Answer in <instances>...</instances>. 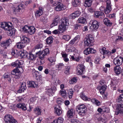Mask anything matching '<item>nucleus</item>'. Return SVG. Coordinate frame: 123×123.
<instances>
[{"label":"nucleus","mask_w":123,"mask_h":123,"mask_svg":"<svg viewBox=\"0 0 123 123\" xmlns=\"http://www.w3.org/2000/svg\"><path fill=\"white\" fill-rule=\"evenodd\" d=\"M0 54L1 55L3 56L4 58H7L6 53L4 50L0 49Z\"/></svg>","instance_id":"44"},{"label":"nucleus","mask_w":123,"mask_h":123,"mask_svg":"<svg viewBox=\"0 0 123 123\" xmlns=\"http://www.w3.org/2000/svg\"><path fill=\"white\" fill-rule=\"evenodd\" d=\"M65 8V6L62 4L60 3L55 6V9L56 11H60L61 10H63Z\"/></svg>","instance_id":"15"},{"label":"nucleus","mask_w":123,"mask_h":123,"mask_svg":"<svg viewBox=\"0 0 123 123\" xmlns=\"http://www.w3.org/2000/svg\"><path fill=\"white\" fill-rule=\"evenodd\" d=\"M77 78L76 77H74L72 78L69 81L70 83V84H73L74 83H75L77 81Z\"/></svg>","instance_id":"52"},{"label":"nucleus","mask_w":123,"mask_h":123,"mask_svg":"<svg viewBox=\"0 0 123 123\" xmlns=\"http://www.w3.org/2000/svg\"><path fill=\"white\" fill-rule=\"evenodd\" d=\"M26 56L28 59L32 61L35 60L36 57V55L33 54L31 52H29L26 55Z\"/></svg>","instance_id":"12"},{"label":"nucleus","mask_w":123,"mask_h":123,"mask_svg":"<svg viewBox=\"0 0 123 123\" xmlns=\"http://www.w3.org/2000/svg\"><path fill=\"white\" fill-rule=\"evenodd\" d=\"M74 110L73 109H71L69 110L68 112V117L70 118L73 117L74 115Z\"/></svg>","instance_id":"19"},{"label":"nucleus","mask_w":123,"mask_h":123,"mask_svg":"<svg viewBox=\"0 0 123 123\" xmlns=\"http://www.w3.org/2000/svg\"><path fill=\"white\" fill-rule=\"evenodd\" d=\"M70 68L69 66H66V67L65 73L66 74H69V70Z\"/></svg>","instance_id":"49"},{"label":"nucleus","mask_w":123,"mask_h":123,"mask_svg":"<svg viewBox=\"0 0 123 123\" xmlns=\"http://www.w3.org/2000/svg\"><path fill=\"white\" fill-rule=\"evenodd\" d=\"M77 21L79 23L84 24L86 22V19L83 18H79Z\"/></svg>","instance_id":"42"},{"label":"nucleus","mask_w":123,"mask_h":123,"mask_svg":"<svg viewBox=\"0 0 123 123\" xmlns=\"http://www.w3.org/2000/svg\"><path fill=\"white\" fill-rule=\"evenodd\" d=\"M24 6L21 4L17 6H14L13 7V11L15 14H19L20 13V11L24 9Z\"/></svg>","instance_id":"6"},{"label":"nucleus","mask_w":123,"mask_h":123,"mask_svg":"<svg viewBox=\"0 0 123 123\" xmlns=\"http://www.w3.org/2000/svg\"><path fill=\"white\" fill-rule=\"evenodd\" d=\"M59 92V94L61 96L64 98L66 97L67 92L65 90H60Z\"/></svg>","instance_id":"25"},{"label":"nucleus","mask_w":123,"mask_h":123,"mask_svg":"<svg viewBox=\"0 0 123 123\" xmlns=\"http://www.w3.org/2000/svg\"><path fill=\"white\" fill-rule=\"evenodd\" d=\"M64 65L63 63H59L56 66V67L58 68V71L61 70V69L64 67Z\"/></svg>","instance_id":"40"},{"label":"nucleus","mask_w":123,"mask_h":123,"mask_svg":"<svg viewBox=\"0 0 123 123\" xmlns=\"http://www.w3.org/2000/svg\"><path fill=\"white\" fill-rule=\"evenodd\" d=\"M3 77L4 79H7L8 81L11 82V79L9 74H5L3 75Z\"/></svg>","instance_id":"41"},{"label":"nucleus","mask_w":123,"mask_h":123,"mask_svg":"<svg viewBox=\"0 0 123 123\" xmlns=\"http://www.w3.org/2000/svg\"><path fill=\"white\" fill-rule=\"evenodd\" d=\"M36 55H38L39 56V58L42 60H43L44 58V56L45 55L42 51H39L36 53Z\"/></svg>","instance_id":"30"},{"label":"nucleus","mask_w":123,"mask_h":123,"mask_svg":"<svg viewBox=\"0 0 123 123\" xmlns=\"http://www.w3.org/2000/svg\"><path fill=\"white\" fill-rule=\"evenodd\" d=\"M110 123H120L119 120L116 118L114 119L111 120Z\"/></svg>","instance_id":"53"},{"label":"nucleus","mask_w":123,"mask_h":123,"mask_svg":"<svg viewBox=\"0 0 123 123\" xmlns=\"http://www.w3.org/2000/svg\"><path fill=\"white\" fill-rule=\"evenodd\" d=\"M1 45L2 47L5 49H6L7 47L9 46V45L5 41L1 43Z\"/></svg>","instance_id":"43"},{"label":"nucleus","mask_w":123,"mask_h":123,"mask_svg":"<svg viewBox=\"0 0 123 123\" xmlns=\"http://www.w3.org/2000/svg\"><path fill=\"white\" fill-rule=\"evenodd\" d=\"M87 48L88 49L89 51V53L90 54L95 53L96 52V51L95 50L92 48Z\"/></svg>","instance_id":"54"},{"label":"nucleus","mask_w":123,"mask_h":123,"mask_svg":"<svg viewBox=\"0 0 123 123\" xmlns=\"http://www.w3.org/2000/svg\"><path fill=\"white\" fill-rule=\"evenodd\" d=\"M52 37L51 36L48 37L47 39V42L48 44H50L53 42Z\"/></svg>","instance_id":"46"},{"label":"nucleus","mask_w":123,"mask_h":123,"mask_svg":"<svg viewBox=\"0 0 123 123\" xmlns=\"http://www.w3.org/2000/svg\"><path fill=\"white\" fill-rule=\"evenodd\" d=\"M16 106L18 108H21L24 110H26L27 109L26 105L24 103H19L17 104Z\"/></svg>","instance_id":"18"},{"label":"nucleus","mask_w":123,"mask_h":123,"mask_svg":"<svg viewBox=\"0 0 123 123\" xmlns=\"http://www.w3.org/2000/svg\"><path fill=\"white\" fill-rule=\"evenodd\" d=\"M34 112L37 116L40 115L41 113V109L38 107H36L34 109Z\"/></svg>","instance_id":"23"},{"label":"nucleus","mask_w":123,"mask_h":123,"mask_svg":"<svg viewBox=\"0 0 123 123\" xmlns=\"http://www.w3.org/2000/svg\"><path fill=\"white\" fill-rule=\"evenodd\" d=\"M104 24L108 26H110L111 25L112 23L108 18H105L103 20Z\"/></svg>","instance_id":"26"},{"label":"nucleus","mask_w":123,"mask_h":123,"mask_svg":"<svg viewBox=\"0 0 123 123\" xmlns=\"http://www.w3.org/2000/svg\"><path fill=\"white\" fill-rule=\"evenodd\" d=\"M41 20L43 22H47L48 20L46 18H45L43 17H42L41 18Z\"/></svg>","instance_id":"62"},{"label":"nucleus","mask_w":123,"mask_h":123,"mask_svg":"<svg viewBox=\"0 0 123 123\" xmlns=\"http://www.w3.org/2000/svg\"><path fill=\"white\" fill-rule=\"evenodd\" d=\"M80 3L79 0H74L72 2V4L74 6L76 7L79 5Z\"/></svg>","instance_id":"36"},{"label":"nucleus","mask_w":123,"mask_h":123,"mask_svg":"<svg viewBox=\"0 0 123 123\" xmlns=\"http://www.w3.org/2000/svg\"><path fill=\"white\" fill-rule=\"evenodd\" d=\"M92 0H85L84 6L86 7H89L92 5Z\"/></svg>","instance_id":"29"},{"label":"nucleus","mask_w":123,"mask_h":123,"mask_svg":"<svg viewBox=\"0 0 123 123\" xmlns=\"http://www.w3.org/2000/svg\"><path fill=\"white\" fill-rule=\"evenodd\" d=\"M58 23L57 22H56L53 20L52 23L51 25V26L52 27L54 26H56L57 25Z\"/></svg>","instance_id":"61"},{"label":"nucleus","mask_w":123,"mask_h":123,"mask_svg":"<svg viewBox=\"0 0 123 123\" xmlns=\"http://www.w3.org/2000/svg\"><path fill=\"white\" fill-rule=\"evenodd\" d=\"M123 61L122 57L118 56L114 59L113 60V62L115 65L119 66L122 64Z\"/></svg>","instance_id":"10"},{"label":"nucleus","mask_w":123,"mask_h":123,"mask_svg":"<svg viewBox=\"0 0 123 123\" xmlns=\"http://www.w3.org/2000/svg\"><path fill=\"white\" fill-rule=\"evenodd\" d=\"M60 19L59 17L58 16H56L54 18V20L56 22L58 23Z\"/></svg>","instance_id":"64"},{"label":"nucleus","mask_w":123,"mask_h":123,"mask_svg":"<svg viewBox=\"0 0 123 123\" xmlns=\"http://www.w3.org/2000/svg\"><path fill=\"white\" fill-rule=\"evenodd\" d=\"M109 111V109L108 107H104L103 108V112H108Z\"/></svg>","instance_id":"60"},{"label":"nucleus","mask_w":123,"mask_h":123,"mask_svg":"<svg viewBox=\"0 0 123 123\" xmlns=\"http://www.w3.org/2000/svg\"><path fill=\"white\" fill-rule=\"evenodd\" d=\"M92 41L89 40L84 39V43L85 45L87 46H91L92 45Z\"/></svg>","instance_id":"33"},{"label":"nucleus","mask_w":123,"mask_h":123,"mask_svg":"<svg viewBox=\"0 0 123 123\" xmlns=\"http://www.w3.org/2000/svg\"><path fill=\"white\" fill-rule=\"evenodd\" d=\"M26 84L25 82L23 83L21 86V91L20 92V90H18V92L20 93L21 92H24L26 88Z\"/></svg>","instance_id":"34"},{"label":"nucleus","mask_w":123,"mask_h":123,"mask_svg":"<svg viewBox=\"0 0 123 123\" xmlns=\"http://www.w3.org/2000/svg\"><path fill=\"white\" fill-rule=\"evenodd\" d=\"M105 47H103L100 50L101 53L103 55H106L108 54L109 51L108 50H106Z\"/></svg>","instance_id":"31"},{"label":"nucleus","mask_w":123,"mask_h":123,"mask_svg":"<svg viewBox=\"0 0 123 123\" xmlns=\"http://www.w3.org/2000/svg\"><path fill=\"white\" fill-rule=\"evenodd\" d=\"M84 39L86 40H88L92 41L93 39V37L91 35L88 34L86 35V37Z\"/></svg>","instance_id":"39"},{"label":"nucleus","mask_w":123,"mask_h":123,"mask_svg":"<svg viewBox=\"0 0 123 123\" xmlns=\"http://www.w3.org/2000/svg\"><path fill=\"white\" fill-rule=\"evenodd\" d=\"M92 102L97 106L100 105L101 103L100 101L95 98L91 100Z\"/></svg>","instance_id":"38"},{"label":"nucleus","mask_w":123,"mask_h":123,"mask_svg":"<svg viewBox=\"0 0 123 123\" xmlns=\"http://www.w3.org/2000/svg\"><path fill=\"white\" fill-rule=\"evenodd\" d=\"M73 92V89L71 88L69 89L67 91L68 96L69 98H72Z\"/></svg>","instance_id":"28"},{"label":"nucleus","mask_w":123,"mask_h":123,"mask_svg":"<svg viewBox=\"0 0 123 123\" xmlns=\"http://www.w3.org/2000/svg\"><path fill=\"white\" fill-rule=\"evenodd\" d=\"M80 58L79 56L77 57L75 55L74 56H71L70 59H72L74 61H75L77 62H78L79 61Z\"/></svg>","instance_id":"37"},{"label":"nucleus","mask_w":123,"mask_h":123,"mask_svg":"<svg viewBox=\"0 0 123 123\" xmlns=\"http://www.w3.org/2000/svg\"><path fill=\"white\" fill-rule=\"evenodd\" d=\"M86 108L85 105L84 104H79L76 107L77 111L79 114L80 116H83L85 115V109Z\"/></svg>","instance_id":"4"},{"label":"nucleus","mask_w":123,"mask_h":123,"mask_svg":"<svg viewBox=\"0 0 123 123\" xmlns=\"http://www.w3.org/2000/svg\"><path fill=\"white\" fill-rule=\"evenodd\" d=\"M25 45V43L22 42L18 43L16 44L17 47L19 49L24 48Z\"/></svg>","instance_id":"27"},{"label":"nucleus","mask_w":123,"mask_h":123,"mask_svg":"<svg viewBox=\"0 0 123 123\" xmlns=\"http://www.w3.org/2000/svg\"><path fill=\"white\" fill-rule=\"evenodd\" d=\"M27 83L29 87L35 88L38 86V85L37 82L33 81H28Z\"/></svg>","instance_id":"16"},{"label":"nucleus","mask_w":123,"mask_h":123,"mask_svg":"<svg viewBox=\"0 0 123 123\" xmlns=\"http://www.w3.org/2000/svg\"><path fill=\"white\" fill-rule=\"evenodd\" d=\"M104 15L103 12H95L94 17L96 18H98L99 16H103Z\"/></svg>","instance_id":"35"},{"label":"nucleus","mask_w":123,"mask_h":123,"mask_svg":"<svg viewBox=\"0 0 123 123\" xmlns=\"http://www.w3.org/2000/svg\"><path fill=\"white\" fill-rule=\"evenodd\" d=\"M123 101V95H119L117 100L118 102H121Z\"/></svg>","instance_id":"48"},{"label":"nucleus","mask_w":123,"mask_h":123,"mask_svg":"<svg viewBox=\"0 0 123 123\" xmlns=\"http://www.w3.org/2000/svg\"><path fill=\"white\" fill-rule=\"evenodd\" d=\"M48 60L51 63H53V64H54L56 61L55 57L54 56L50 57L49 59Z\"/></svg>","instance_id":"50"},{"label":"nucleus","mask_w":123,"mask_h":123,"mask_svg":"<svg viewBox=\"0 0 123 123\" xmlns=\"http://www.w3.org/2000/svg\"><path fill=\"white\" fill-rule=\"evenodd\" d=\"M45 55H47L49 53V50L48 48H47L45 49L43 51H42Z\"/></svg>","instance_id":"55"},{"label":"nucleus","mask_w":123,"mask_h":123,"mask_svg":"<svg viewBox=\"0 0 123 123\" xmlns=\"http://www.w3.org/2000/svg\"><path fill=\"white\" fill-rule=\"evenodd\" d=\"M63 119L61 117H59L57 119H55L53 122L51 123H63Z\"/></svg>","instance_id":"21"},{"label":"nucleus","mask_w":123,"mask_h":123,"mask_svg":"<svg viewBox=\"0 0 123 123\" xmlns=\"http://www.w3.org/2000/svg\"><path fill=\"white\" fill-rule=\"evenodd\" d=\"M99 23L96 21H93L92 23V25L90 26V29L92 31H94L98 29L99 27Z\"/></svg>","instance_id":"8"},{"label":"nucleus","mask_w":123,"mask_h":123,"mask_svg":"<svg viewBox=\"0 0 123 123\" xmlns=\"http://www.w3.org/2000/svg\"><path fill=\"white\" fill-rule=\"evenodd\" d=\"M61 22V24L58 27L59 32L61 33H62L65 31L67 27L69 24L68 20L65 18L62 19Z\"/></svg>","instance_id":"2"},{"label":"nucleus","mask_w":123,"mask_h":123,"mask_svg":"<svg viewBox=\"0 0 123 123\" xmlns=\"http://www.w3.org/2000/svg\"><path fill=\"white\" fill-rule=\"evenodd\" d=\"M5 41L7 43V44H8L9 45H10V44L12 43V40L10 38L7 39Z\"/></svg>","instance_id":"59"},{"label":"nucleus","mask_w":123,"mask_h":123,"mask_svg":"<svg viewBox=\"0 0 123 123\" xmlns=\"http://www.w3.org/2000/svg\"><path fill=\"white\" fill-rule=\"evenodd\" d=\"M71 37L70 36L68 35H65L63 36L62 38L66 41H68L70 39Z\"/></svg>","instance_id":"45"},{"label":"nucleus","mask_w":123,"mask_h":123,"mask_svg":"<svg viewBox=\"0 0 123 123\" xmlns=\"http://www.w3.org/2000/svg\"><path fill=\"white\" fill-rule=\"evenodd\" d=\"M21 40L25 43H27L29 41V39L27 37L24 35H22L20 37Z\"/></svg>","instance_id":"20"},{"label":"nucleus","mask_w":123,"mask_h":123,"mask_svg":"<svg viewBox=\"0 0 123 123\" xmlns=\"http://www.w3.org/2000/svg\"><path fill=\"white\" fill-rule=\"evenodd\" d=\"M114 70L115 73L117 74H119L120 73L121 68L119 66H117L115 67Z\"/></svg>","instance_id":"32"},{"label":"nucleus","mask_w":123,"mask_h":123,"mask_svg":"<svg viewBox=\"0 0 123 123\" xmlns=\"http://www.w3.org/2000/svg\"><path fill=\"white\" fill-rule=\"evenodd\" d=\"M43 46V44H37L35 47V48L36 49H39L41 48Z\"/></svg>","instance_id":"58"},{"label":"nucleus","mask_w":123,"mask_h":123,"mask_svg":"<svg viewBox=\"0 0 123 123\" xmlns=\"http://www.w3.org/2000/svg\"><path fill=\"white\" fill-rule=\"evenodd\" d=\"M46 93L49 96H51L53 93V90L51 89H48L46 91Z\"/></svg>","instance_id":"47"},{"label":"nucleus","mask_w":123,"mask_h":123,"mask_svg":"<svg viewBox=\"0 0 123 123\" xmlns=\"http://www.w3.org/2000/svg\"><path fill=\"white\" fill-rule=\"evenodd\" d=\"M80 39V35H77L74 38V39L75 40V41H78Z\"/></svg>","instance_id":"63"},{"label":"nucleus","mask_w":123,"mask_h":123,"mask_svg":"<svg viewBox=\"0 0 123 123\" xmlns=\"http://www.w3.org/2000/svg\"><path fill=\"white\" fill-rule=\"evenodd\" d=\"M12 26L11 22L0 23V27L5 30L7 31L9 35L11 36L14 35L15 32V29L12 28Z\"/></svg>","instance_id":"1"},{"label":"nucleus","mask_w":123,"mask_h":123,"mask_svg":"<svg viewBox=\"0 0 123 123\" xmlns=\"http://www.w3.org/2000/svg\"><path fill=\"white\" fill-rule=\"evenodd\" d=\"M106 88V86L105 85H103L99 87V91L100 94H103L105 92Z\"/></svg>","instance_id":"24"},{"label":"nucleus","mask_w":123,"mask_h":123,"mask_svg":"<svg viewBox=\"0 0 123 123\" xmlns=\"http://www.w3.org/2000/svg\"><path fill=\"white\" fill-rule=\"evenodd\" d=\"M12 56L15 58L18 57L19 55V51L16 49H15L12 51L11 53Z\"/></svg>","instance_id":"22"},{"label":"nucleus","mask_w":123,"mask_h":123,"mask_svg":"<svg viewBox=\"0 0 123 123\" xmlns=\"http://www.w3.org/2000/svg\"><path fill=\"white\" fill-rule=\"evenodd\" d=\"M117 108L118 109H123V104H118L117 105Z\"/></svg>","instance_id":"56"},{"label":"nucleus","mask_w":123,"mask_h":123,"mask_svg":"<svg viewBox=\"0 0 123 123\" xmlns=\"http://www.w3.org/2000/svg\"><path fill=\"white\" fill-rule=\"evenodd\" d=\"M60 82V80L58 79H56L54 80V84L55 85H57L59 84Z\"/></svg>","instance_id":"57"},{"label":"nucleus","mask_w":123,"mask_h":123,"mask_svg":"<svg viewBox=\"0 0 123 123\" xmlns=\"http://www.w3.org/2000/svg\"><path fill=\"white\" fill-rule=\"evenodd\" d=\"M111 5L110 0H107L106 7L104 11L105 13L106 14L109 13L111 11Z\"/></svg>","instance_id":"7"},{"label":"nucleus","mask_w":123,"mask_h":123,"mask_svg":"<svg viewBox=\"0 0 123 123\" xmlns=\"http://www.w3.org/2000/svg\"><path fill=\"white\" fill-rule=\"evenodd\" d=\"M43 13V9L41 7H39L38 9L36 11L35 13V16L37 18L39 17Z\"/></svg>","instance_id":"13"},{"label":"nucleus","mask_w":123,"mask_h":123,"mask_svg":"<svg viewBox=\"0 0 123 123\" xmlns=\"http://www.w3.org/2000/svg\"><path fill=\"white\" fill-rule=\"evenodd\" d=\"M80 97L81 99L84 100H88V98L83 93L80 94Z\"/></svg>","instance_id":"51"},{"label":"nucleus","mask_w":123,"mask_h":123,"mask_svg":"<svg viewBox=\"0 0 123 123\" xmlns=\"http://www.w3.org/2000/svg\"><path fill=\"white\" fill-rule=\"evenodd\" d=\"M24 63V62L22 60L16 61L12 63V66L14 67L17 66L19 67V69H21V68L19 66L22 65Z\"/></svg>","instance_id":"11"},{"label":"nucleus","mask_w":123,"mask_h":123,"mask_svg":"<svg viewBox=\"0 0 123 123\" xmlns=\"http://www.w3.org/2000/svg\"><path fill=\"white\" fill-rule=\"evenodd\" d=\"M4 120L6 123H17V121L9 114L6 115L5 116Z\"/></svg>","instance_id":"5"},{"label":"nucleus","mask_w":123,"mask_h":123,"mask_svg":"<svg viewBox=\"0 0 123 123\" xmlns=\"http://www.w3.org/2000/svg\"><path fill=\"white\" fill-rule=\"evenodd\" d=\"M85 70L84 66L82 64H79L77 67V71L78 74H82Z\"/></svg>","instance_id":"9"},{"label":"nucleus","mask_w":123,"mask_h":123,"mask_svg":"<svg viewBox=\"0 0 123 123\" xmlns=\"http://www.w3.org/2000/svg\"><path fill=\"white\" fill-rule=\"evenodd\" d=\"M80 14V12L79 11H76L69 15V18L72 19H74L79 17Z\"/></svg>","instance_id":"14"},{"label":"nucleus","mask_w":123,"mask_h":123,"mask_svg":"<svg viewBox=\"0 0 123 123\" xmlns=\"http://www.w3.org/2000/svg\"><path fill=\"white\" fill-rule=\"evenodd\" d=\"M22 29L25 32L28 33L31 35L33 34L36 31V29L34 26H29L26 25L23 27Z\"/></svg>","instance_id":"3"},{"label":"nucleus","mask_w":123,"mask_h":123,"mask_svg":"<svg viewBox=\"0 0 123 123\" xmlns=\"http://www.w3.org/2000/svg\"><path fill=\"white\" fill-rule=\"evenodd\" d=\"M55 110L56 114L58 115H60L62 113V111L60 109L59 105L57 106L55 108Z\"/></svg>","instance_id":"17"}]
</instances>
